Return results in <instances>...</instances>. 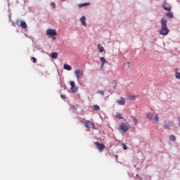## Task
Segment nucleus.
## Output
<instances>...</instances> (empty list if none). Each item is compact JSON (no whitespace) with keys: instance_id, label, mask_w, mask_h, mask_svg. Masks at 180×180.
Instances as JSON below:
<instances>
[{"instance_id":"28","label":"nucleus","mask_w":180,"mask_h":180,"mask_svg":"<svg viewBox=\"0 0 180 180\" xmlns=\"http://www.w3.org/2000/svg\"><path fill=\"white\" fill-rule=\"evenodd\" d=\"M70 86H71V88L72 87V86H75V82H70Z\"/></svg>"},{"instance_id":"18","label":"nucleus","mask_w":180,"mask_h":180,"mask_svg":"<svg viewBox=\"0 0 180 180\" xmlns=\"http://www.w3.org/2000/svg\"><path fill=\"white\" fill-rule=\"evenodd\" d=\"M166 16H167L170 19H172V18H174V14H172V13H166Z\"/></svg>"},{"instance_id":"22","label":"nucleus","mask_w":180,"mask_h":180,"mask_svg":"<svg viewBox=\"0 0 180 180\" xmlns=\"http://www.w3.org/2000/svg\"><path fill=\"white\" fill-rule=\"evenodd\" d=\"M169 140H170V141H175V140H176L175 136H174V135L170 136Z\"/></svg>"},{"instance_id":"34","label":"nucleus","mask_w":180,"mask_h":180,"mask_svg":"<svg viewBox=\"0 0 180 180\" xmlns=\"http://www.w3.org/2000/svg\"><path fill=\"white\" fill-rule=\"evenodd\" d=\"M127 64H130V63L127 62Z\"/></svg>"},{"instance_id":"31","label":"nucleus","mask_w":180,"mask_h":180,"mask_svg":"<svg viewBox=\"0 0 180 180\" xmlns=\"http://www.w3.org/2000/svg\"><path fill=\"white\" fill-rule=\"evenodd\" d=\"M51 5L53 8H56V3L53 2Z\"/></svg>"},{"instance_id":"11","label":"nucleus","mask_w":180,"mask_h":180,"mask_svg":"<svg viewBox=\"0 0 180 180\" xmlns=\"http://www.w3.org/2000/svg\"><path fill=\"white\" fill-rule=\"evenodd\" d=\"M64 70H66L67 71H71L72 70V68L70 65L65 64L63 66Z\"/></svg>"},{"instance_id":"23","label":"nucleus","mask_w":180,"mask_h":180,"mask_svg":"<svg viewBox=\"0 0 180 180\" xmlns=\"http://www.w3.org/2000/svg\"><path fill=\"white\" fill-rule=\"evenodd\" d=\"M31 61H32V63L36 64V63H37V59H36V58H34V57H32L31 58Z\"/></svg>"},{"instance_id":"26","label":"nucleus","mask_w":180,"mask_h":180,"mask_svg":"<svg viewBox=\"0 0 180 180\" xmlns=\"http://www.w3.org/2000/svg\"><path fill=\"white\" fill-rule=\"evenodd\" d=\"M155 120L156 122H160V120H159V118H158V114H156V115H155Z\"/></svg>"},{"instance_id":"6","label":"nucleus","mask_w":180,"mask_h":180,"mask_svg":"<svg viewBox=\"0 0 180 180\" xmlns=\"http://www.w3.org/2000/svg\"><path fill=\"white\" fill-rule=\"evenodd\" d=\"M75 74L77 79H79V77H82V75H84V70L76 69L75 70Z\"/></svg>"},{"instance_id":"29","label":"nucleus","mask_w":180,"mask_h":180,"mask_svg":"<svg viewBox=\"0 0 180 180\" xmlns=\"http://www.w3.org/2000/svg\"><path fill=\"white\" fill-rule=\"evenodd\" d=\"M98 94H101L103 96H105V91H98Z\"/></svg>"},{"instance_id":"4","label":"nucleus","mask_w":180,"mask_h":180,"mask_svg":"<svg viewBox=\"0 0 180 180\" xmlns=\"http://www.w3.org/2000/svg\"><path fill=\"white\" fill-rule=\"evenodd\" d=\"M82 123H84V124L85 127H86V129H89V124L91 126H92L93 129H95V124H94V122H91V121L84 120L83 121H82Z\"/></svg>"},{"instance_id":"30","label":"nucleus","mask_w":180,"mask_h":180,"mask_svg":"<svg viewBox=\"0 0 180 180\" xmlns=\"http://www.w3.org/2000/svg\"><path fill=\"white\" fill-rule=\"evenodd\" d=\"M60 98H61V99H63V101H65V99H66L65 96H64L63 94L60 95Z\"/></svg>"},{"instance_id":"32","label":"nucleus","mask_w":180,"mask_h":180,"mask_svg":"<svg viewBox=\"0 0 180 180\" xmlns=\"http://www.w3.org/2000/svg\"><path fill=\"white\" fill-rule=\"evenodd\" d=\"M72 108H73V109H75V110H77V109L78 108V107H77L75 105H73Z\"/></svg>"},{"instance_id":"27","label":"nucleus","mask_w":180,"mask_h":180,"mask_svg":"<svg viewBox=\"0 0 180 180\" xmlns=\"http://www.w3.org/2000/svg\"><path fill=\"white\" fill-rule=\"evenodd\" d=\"M122 148L124 150H127V146L124 143H122Z\"/></svg>"},{"instance_id":"12","label":"nucleus","mask_w":180,"mask_h":180,"mask_svg":"<svg viewBox=\"0 0 180 180\" xmlns=\"http://www.w3.org/2000/svg\"><path fill=\"white\" fill-rule=\"evenodd\" d=\"M20 26L22 28V29H26V27H27V24H26V22L25 21H21Z\"/></svg>"},{"instance_id":"8","label":"nucleus","mask_w":180,"mask_h":180,"mask_svg":"<svg viewBox=\"0 0 180 180\" xmlns=\"http://www.w3.org/2000/svg\"><path fill=\"white\" fill-rule=\"evenodd\" d=\"M117 105H125L126 101L123 97H121L120 100L117 101Z\"/></svg>"},{"instance_id":"14","label":"nucleus","mask_w":180,"mask_h":180,"mask_svg":"<svg viewBox=\"0 0 180 180\" xmlns=\"http://www.w3.org/2000/svg\"><path fill=\"white\" fill-rule=\"evenodd\" d=\"M51 57H52V58H57L58 57V53L57 52H53L51 53Z\"/></svg>"},{"instance_id":"21","label":"nucleus","mask_w":180,"mask_h":180,"mask_svg":"<svg viewBox=\"0 0 180 180\" xmlns=\"http://www.w3.org/2000/svg\"><path fill=\"white\" fill-rule=\"evenodd\" d=\"M137 98V96H129V99H130L131 101H134V99H136Z\"/></svg>"},{"instance_id":"17","label":"nucleus","mask_w":180,"mask_h":180,"mask_svg":"<svg viewBox=\"0 0 180 180\" xmlns=\"http://www.w3.org/2000/svg\"><path fill=\"white\" fill-rule=\"evenodd\" d=\"M70 89H71V91L73 93H75L77 92V91H78V88L76 87L75 85L74 86H72Z\"/></svg>"},{"instance_id":"24","label":"nucleus","mask_w":180,"mask_h":180,"mask_svg":"<svg viewBox=\"0 0 180 180\" xmlns=\"http://www.w3.org/2000/svg\"><path fill=\"white\" fill-rule=\"evenodd\" d=\"M116 117L117 119H123V117L122 116V114L119 113L116 115Z\"/></svg>"},{"instance_id":"36","label":"nucleus","mask_w":180,"mask_h":180,"mask_svg":"<svg viewBox=\"0 0 180 180\" xmlns=\"http://www.w3.org/2000/svg\"><path fill=\"white\" fill-rule=\"evenodd\" d=\"M63 1H65V0H63Z\"/></svg>"},{"instance_id":"2","label":"nucleus","mask_w":180,"mask_h":180,"mask_svg":"<svg viewBox=\"0 0 180 180\" xmlns=\"http://www.w3.org/2000/svg\"><path fill=\"white\" fill-rule=\"evenodd\" d=\"M119 128L120 129V130L126 133L127 131H129V130L130 129V124H129V123H122L119 126Z\"/></svg>"},{"instance_id":"33","label":"nucleus","mask_w":180,"mask_h":180,"mask_svg":"<svg viewBox=\"0 0 180 180\" xmlns=\"http://www.w3.org/2000/svg\"><path fill=\"white\" fill-rule=\"evenodd\" d=\"M53 40H56V37H52Z\"/></svg>"},{"instance_id":"25","label":"nucleus","mask_w":180,"mask_h":180,"mask_svg":"<svg viewBox=\"0 0 180 180\" xmlns=\"http://www.w3.org/2000/svg\"><path fill=\"white\" fill-rule=\"evenodd\" d=\"M176 78H177V79H180V73L178 72H176Z\"/></svg>"},{"instance_id":"16","label":"nucleus","mask_w":180,"mask_h":180,"mask_svg":"<svg viewBox=\"0 0 180 180\" xmlns=\"http://www.w3.org/2000/svg\"><path fill=\"white\" fill-rule=\"evenodd\" d=\"M89 5H91L90 3H84V4H79L78 6L79 8H82V6H89Z\"/></svg>"},{"instance_id":"35","label":"nucleus","mask_w":180,"mask_h":180,"mask_svg":"<svg viewBox=\"0 0 180 180\" xmlns=\"http://www.w3.org/2000/svg\"><path fill=\"white\" fill-rule=\"evenodd\" d=\"M136 176H139V174H136Z\"/></svg>"},{"instance_id":"1","label":"nucleus","mask_w":180,"mask_h":180,"mask_svg":"<svg viewBox=\"0 0 180 180\" xmlns=\"http://www.w3.org/2000/svg\"><path fill=\"white\" fill-rule=\"evenodd\" d=\"M167 22L168 21H167L165 18H162L160 22L162 27L159 31L160 34H161L162 36H167L168 33H169V30L167 26Z\"/></svg>"},{"instance_id":"15","label":"nucleus","mask_w":180,"mask_h":180,"mask_svg":"<svg viewBox=\"0 0 180 180\" xmlns=\"http://www.w3.org/2000/svg\"><path fill=\"white\" fill-rule=\"evenodd\" d=\"M146 116L150 120H153V119H154V117L151 115L150 112L146 113Z\"/></svg>"},{"instance_id":"9","label":"nucleus","mask_w":180,"mask_h":180,"mask_svg":"<svg viewBox=\"0 0 180 180\" xmlns=\"http://www.w3.org/2000/svg\"><path fill=\"white\" fill-rule=\"evenodd\" d=\"M80 21L83 26H86V18L85 16H82L80 19Z\"/></svg>"},{"instance_id":"19","label":"nucleus","mask_w":180,"mask_h":180,"mask_svg":"<svg viewBox=\"0 0 180 180\" xmlns=\"http://www.w3.org/2000/svg\"><path fill=\"white\" fill-rule=\"evenodd\" d=\"M132 121L134 122V124H137V123H139V121L137 120V118H136V117L132 116Z\"/></svg>"},{"instance_id":"5","label":"nucleus","mask_w":180,"mask_h":180,"mask_svg":"<svg viewBox=\"0 0 180 180\" xmlns=\"http://www.w3.org/2000/svg\"><path fill=\"white\" fill-rule=\"evenodd\" d=\"M46 35L47 36H57V32L56 31V30H53V29H48L46 30Z\"/></svg>"},{"instance_id":"13","label":"nucleus","mask_w":180,"mask_h":180,"mask_svg":"<svg viewBox=\"0 0 180 180\" xmlns=\"http://www.w3.org/2000/svg\"><path fill=\"white\" fill-rule=\"evenodd\" d=\"M98 50L100 53H103V51H105V48H103V46H102V44H99L98 45Z\"/></svg>"},{"instance_id":"10","label":"nucleus","mask_w":180,"mask_h":180,"mask_svg":"<svg viewBox=\"0 0 180 180\" xmlns=\"http://www.w3.org/2000/svg\"><path fill=\"white\" fill-rule=\"evenodd\" d=\"M100 60L102 63H101V68H103L104 67L105 64H108V61H106V60L103 57H101Z\"/></svg>"},{"instance_id":"3","label":"nucleus","mask_w":180,"mask_h":180,"mask_svg":"<svg viewBox=\"0 0 180 180\" xmlns=\"http://www.w3.org/2000/svg\"><path fill=\"white\" fill-rule=\"evenodd\" d=\"M95 146H96V148L98 150L100 153L103 152V149L105 148V144L101 143L98 141L94 142Z\"/></svg>"},{"instance_id":"7","label":"nucleus","mask_w":180,"mask_h":180,"mask_svg":"<svg viewBox=\"0 0 180 180\" xmlns=\"http://www.w3.org/2000/svg\"><path fill=\"white\" fill-rule=\"evenodd\" d=\"M162 6L165 11H171V9H172L171 5L168 3H167V1H165L163 3Z\"/></svg>"},{"instance_id":"20","label":"nucleus","mask_w":180,"mask_h":180,"mask_svg":"<svg viewBox=\"0 0 180 180\" xmlns=\"http://www.w3.org/2000/svg\"><path fill=\"white\" fill-rule=\"evenodd\" d=\"M100 109H101V107H99V105H94V110H100Z\"/></svg>"}]
</instances>
